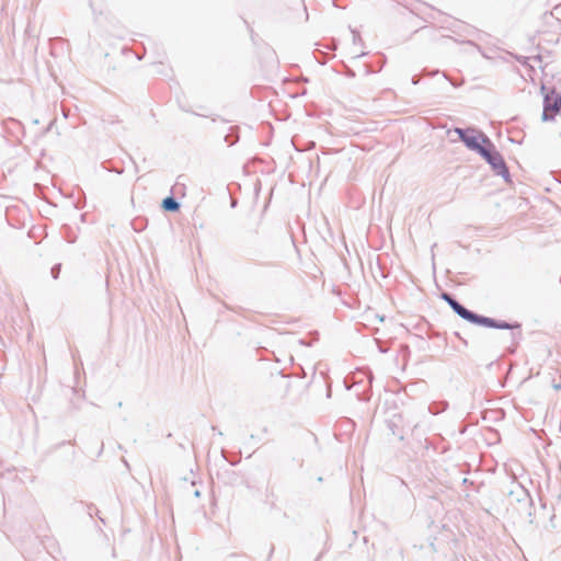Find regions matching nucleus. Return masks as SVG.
Segmentation results:
<instances>
[{
    "mask_svg": "<svg viewBox=\"0 0 561 561\" xmlns=\"http://www.w3.org/2000/svg\"><path fill=\"white\" fill-rule=\"evenodd\" d=\"M199 491H195V496H199Z\"/></svg>",
    "mask_w": 561,
    "mask_h": 561,
    "instance_id": "obj_10",
    "label": "nucleus"
},
{
    "mask_svg": "<svg viewBox=\"0 0 561 561\" xmlns=\"http://www.w3.org/2000/svg\"><path fill=\"white\" fill-rule=\"evenodd\" d=\"M442 298L449 305L455 313H457L463 320L486 328L500 329V330H510L513 328H518L519 324H511L506 321L495 320L493 318L480 316L466 307H463L459 301H457L450 294L443 293Z\"/></svg>",
    "mask_w": 561,
    "mask_h": 561,
    "instance_id": "obj_1",
    "label": "nucleus"
},
{
    "mask_svg": "<svg viewBox=\"0 0 561 561\" xmlns=\"http://www.w3.org/2000/svg\"><path fill=\"white\" fill-rule=\"evenodd\" d=\"M162 207L167 211H176L180 208V203L175 198L169 196L162 201Z\"/></svg>",
    "mask_w": 561,
    "mask_h": 561,
    "instance_id": "obj_5",
    "label": "nucleus"
},
{
    "mask_svg": "<svg viewBox=\"0 0 561 561\" xmlns=\"http://www.w3.org/2000/svg\"><path fill=\"white\" fill-rule=\"evenodd\" d=\"M481 139L483 147L478 151V153L491 165L496 175H500L506 182H510V171L502 154L496 150L494 144L486 135H481Z\"/></svg>",
    "mask_w": 561,
    "mask_h": 561,
    "instance_id": "obj_2",
    "label": "nucleus"
},
{
    "mask_svg": "<svg viewBox=\"0 0 561 561\" xmlns=\"http://www.w3.org/2000/svg\"><path fill=\"white\" fill-rule=\"evenodd\" d=\"M419 81H420V79H419L417 77H413V78H412V83H413L414 85H415V84H417V83H419Z\"/></svg>",
    "mask_w": 561,
    "mask_h": 561,
    "instance_id": "obj_9",
    "label": "nucleus"
},
{
    "mask_svg": "<svg viewBox=\"0 0 561 561\" xmlns=\"http://www.w3.org/2000/svg\"><path fill=\"white\" fill-rule=\"evenodd\" d=\"M541 90L545 93L542 119L549 121L561 111V94L554 89L548 91L546 84H542Z\"/></svg>",
    "mask_w": 561,
    "mask_h": 561,
    "instance_id": "obj_3",
    "label": "nucleus"
},
{
    "mask_svg": "<svg viewBox=\"0 0 561 561\" xmlns=\"http://www.w3.org/2000/svg\"><path fill=\"white\" fill-rule=\"evenodd\" d=\"M481 135L484 134L478 130L476 134L468 133L460 140L468 149L478 152L483 147Z\"/></svg>",
    "mask_w": 561,
    "mask_h": 561,
    "instance_id": "obj_4",
    "label": "nucleus"
},
{
    "mask_svg": "<svg viewBox=\"0 0 561 561\" xmlns=\"http://www.w3.org/2000/svg\"><path fill=\"white\" fill-rule=\"evenodd\" d=\"M437 404L436 403H433L428 407V411L432 413V414H438L440 411H444L446 408H447V403L444 402L442 403V408L440 409H437L436 408Z\"/></svg>",
    "mask_w": 561,
    "mask_h": 561,
    "instance_id": "obj_7",
    "label": "nucleus"
},
{
    "mask_svg": "<svg viewBox=\"0 0 561 561\" xmlns=\"http://www.w3.org/2000/svg\"><path fill=\"white\" fill-rule=\"evenodd\" d=\"M455 133L459 136V138L461 139L466 134L468 133H471V134H476L477 133V129L474 128H468V129H463V128H459V127H456L455 128Z\"/></svg>",
    "mask_w": 561,
    "mask_h": 561,
    "instance_id": "obj_6",
    "label": "nucleus"
},
{
    "mask_svg": "<svg viewBox=\"0 0 561 561\" xmlns=\"http://www.w3.org/2000/svg\"><path fill=\"white\" fill-rule=\"evenodd\" d=\"M59 272H60V264L53 266L51 275L55 279L58 278Z\"/></svg>",
    "mask_w": 561,
    "mask_h": 561,
    "instance_id": "obj_8",
    "label": "nucleus"
}]
</instances>
